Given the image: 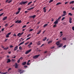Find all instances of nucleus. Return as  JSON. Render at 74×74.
Masks as SVG:
<instances>
[{"label":"nucleus","instance_id":"obj_35","mask_svg":"<svg viewBox=\"0 0 74 74\" xmlns=\"http://www.w3.org/2000/svg\"><path fill=\"white\" fill-rule=\"evenodd\" d=\"M14 25H15V24H13L12 25H11V26H10V28H11V27H13V26H14Z\"/></svg>","mask_w":74,"mask_h":74},{"label":"nucleus","instance_id":"obj_19","mask_svg":"<svg viewBox=\"0 0 74 74\" xmlns=\"http://www.w3.org/2000/svg\"><path fill=\"white\" fill-rule=\"evenodd\" d=\"M68 15H70V16H73V14H71V13H69L68 14Z\"/></svg>","mask_w":74,"mask_h":74},{"label":"nucleus","instance_id":"obj_29","mask_svg":"<svg viewBox=\"0 0 74 74\" xmlns=\"http://www.w3.org/2000/svg\"><path fill=\"white\" fill-rule=\"evenodd\" d=\"M41 32V30H40L37 34H40V33Z\"/></svg>","mask_w":74,"mask_h":74},{"label":"nucleus","instance_id":"obj_54","mask_svg":"<svg viewBox=\"0 0 74 74\" xmlns=\"http://www.w3.org/2000/svg\"><path fill=\"white\" fill-rule=\"evenodd\" d=\"M66 45H64L63 47V48H66Z\"/></svg>","mask_w":74,"mask_h":74},{"label":"nucleus","instance_id":"obj_7","mask_svg":"<svg viewBox=\"0 0 74 74\" xmlns=\"http://www.w3.org/2000/svg\"><path fill=\"white\" fill-rule=\"evenodd\" d=\"M58 23V21L56 20V21L54 22L53 24L56 25H57V23Z\"/></svg>","mask_w":74,"mask_h":74},{"label":"nucleus","instance_id":"obj_18","mask_svg":"<svg viewBox=\"0 0 74 74\" xmlns=\"http://www.w3.org/2000/svg\"><path fill=\"white\" fill-rule=\"evenodd\" d=\"M26 64V62H23L22 64V65H25V64Z\"/></svg>","mask_w":74,"mask_h":74},{"label":"nucleus","instance_id":"obj_47","mask_svg":"<svg viewBox=\"0 0 74 74\" xmlns=\"http://www.w3.org/2000/svg\"><path fill=\"white\" fill-rule=\"evenodd\" d=\"M31 38V37H30L29 38H27V39H26V40H29V39H30V38Z\"/></svg>","mask_w":74,"mask_h":74},{"label":"nucleus","instance_id":"obj_32","mask_svg":"<svg viewBox=\"0 0 74 74\" xmlns=\"http://www.w3.org/2000/svg\"><path fill=\"white\" fill-rule=\"evenodd\" d=\"M33 43H32V42H31L30 43V44L29 45H28V46H30V45H32V44Z\"/></svg>","mask_w":74,"mask_h":74},{"label":"nucleus","instance_id":"obj_1","mask_svg":"<svg viewBox=\"0 0 74 74\" xmlns=\"http://www.w3.org/2000/svg\"><path fill=\"white\" fill-rule=\"evenodd\" d=\"M27 3V1H25V2H23V1H22L19 4L20 5H22L23 4L24 5V4H25L26 3Z\"/></svg>","mask_w":74,"mask_h":74},{"label":"nucleus","instance_id":"obj_56","mask_svg":"<svg viewBox=\"0 0 74 74\" xmlns=\"http://www.w3.org/2000/svg\"><path fill=\"white\" fill-rule=\"evenodd\" d=\"M55 48V47H51V49H53V48Z\"/></svg>","mask_w":74,"mask_h":74},{"label":"nucleus","instance_id":"obj_34","mask_svg":"<svg viewBox=\"0 0 74 74\" xmlns=\"http://www.w3.org/2000/svg\"><path fill=\"white\" fill-rule=\"evenodd\" d=\"M62 40H66V38H63L62 39Z\"/></svg>","mask_w":74,"mask_h":74},{"label":"nucleus","instance_id":"obj_52","mask_svg":"<svg viewBox=\"0 0 74 74\" xmlns=\"http://www.w3.org/2000/svg\"><path fill=\"white\" fill-rule=\"evenodd\" d=\"M30 36V34H29V35L27 36V37H29Z\"/></svg>","mask_w":74,"mask_h":74},{"label":"nucleus","instance_id":"obj_38","mask_svg":"<svg viewBox=\"0 0 74 74\" xmlns=\"http://www.w3.org/2000/svg\"><path fill=\"white\" fill-rule=\"evenodd\" d=\"M22 22V21H21V20H20L19 21H18V23H21Z\"/></svg>","mask_w":74,"mask_h":74},{"label":"nucleus","instance_id":"obj_30","mask_svg":"<svg viewBox=\"0 0 74 74\" xmlns=\"http://www.w3.org/2000/svg\"><path fill=\"white\" fill-rule=\"evenodd\" d=\"M47 37H45L43 39V41H45V40H47Z\"/></svg>","mask_w":74,"mask_h":74},{"label":"nucleus","instance_id":"obj_11","mask_svg":"<svg viewBox=\"0 0 74 74\" xmlns=\"http://www.w3.org/2000/svg\"><path fill=\"white\" fill-rule=\"evenodd\" d=\"M23 33H19L18 34H17V36H21V35H22L23 34Z\"/></svg>","mask_w":74,"mask_h":74},{"label":"nucleus","instance_id":"obj_28","mask_svg":"<svg viewBox=\"0 0 74 74\" xmlns=\"http://www.w3.org/2000/svg\"><path fill=\"white\" fill-rule=\"evenodd\" d=\"M8 49V47H7L6 48H4V49H5V50H7Z\"/></svg>","mask_w":74,"mask_h":74},{"label":"nucleus","instance_id":"obj_14","mask_svg":"<svg viewBox=\"0 0 74 74\" xmlns=\"http://www.w3.org/2000/svg\"><path fill=\"white\" fill-rule=\"evenodd\" d=\"M7 18V16H5L3 18V21H5Z\"/></svg>","mask_w":74,"mask_h":74},{"label":"nucleus","instance_id":"obj_41","mask_svg":"<svg viewBox=\"0 0 74 74\" xmlns=\"http://www.w3.org/2000/svg\"><path fill=\"white\" fill-rule=\"evenodd\" d=\"M56 27V25L55 24L53 26V27Z\"/></svg>","mask_w":74,"mask_h":74},{"label":"nucleus","instance_id":"obj_21","mask_svg":"<svg viewBox=\"0 0 74 74\" xmlns=\"http://www.w3.org/2000/svg\"><path fill=\"white\" fill-rule=\"evenodd\" d=\"M52 40H50V41H49L48 42V44H50L51 43H52Z\"/></svg>","mask_w":74,"mask_h":74},{"label":"nucleus","instance_id":"obj_57","mask_svg":"<svg viewBox=\"0 0 74 74\" xmlns=\"http://www.w3.org/2000/svg\"><path fill=\"white\" fill-rule=\"evenodd\" d=\"M68 3V2H66L65 3V4H67Z\"/></svg>","mask_w":74,"mask_h":74},{"label":"nucleus","instance_id":"obj_43","mask_svg":"<svg viewBox=\"0 0 74 74\" xmlns=\"http://www.w3.org/2000/svg\"><path fill=\"white\" fill-rule=\"evenodd\" d=\"M64 19H65V17H63L62 19V21H63V20H64Z\"/></svg>","mask_w":74,"mask_h":74},{"label":"nucleus","instance_id":"obj_64","mask_svg":"<svg viewBox=\"0 0 74 74\" xmlns=\"http://www.w3.org/2000/svg\"><path fill=\"white\" fill-rule=\"evenodd\" d=\"M8 25V24L6 23V24L5 25V26H7Z\"/></svg>","mask_w":74,"mask_h":74},{"label":"nucleus","instance_id":"obj_48","mask_svg":"<svg viewBox=\"0 0 74 74\" xmlns=\"http://www.w3.org/2000/svg\"><path fill=\"white\" fill-rule=\"evenodd\" d=\"M26 25H25L23 27V28H25V27H26Z\"/></svg>","mask_w":74,"mask_h":74},{"label":"nucleus","instance_id":"obj_62","mask_svg":"<svg viewBox=\"0 0 74 74\" xmlns=\"http://www.w3.org/2000/svg\"><path fill=\"white\" fill-rule=\"evenodd\" d=\"M21 8H19L18 9V11H20V10H21Z\"/></svg>","mask_w":74,"mask_h":74},{"label":"nucleus","instance_id":"obj_45","mask_svg":"<svg viewBox=\"0 0 74 74\" xmlns=\"http://www.w3.org/2000/svg\"><path fill=\"white\" fill-rule=\"evenodd\" d=\"M13 46L12 45H11L10 46V48H12V47H13Z\"/></svg>","mask_w":74,"mask_h":74},{"label":"nucleus","instance_id":"obj_53","mask_svg":"<svg viewBox=\"0 0 74 74\" xmlns=\"http://www.w3.org/2000/svg\"><path fill=\"white\" fill-rule=\"evenodd\" d=\"M8 40V39H5V40L4 41V42H5L6 41H7Z\"/></svg>","mask_w":74,"mask_h":74},{"label":"nucleus","instance_id":"obj_8","mask_svg":"<svg viewBox=\"0 0 74 74\" xmlns=\"http://www.w3.org/2000/svg\"><path fill=\"white\" fill-rule=\"evenodd\" d=\"M14 66H15V68L16 69V68H18V65L17 63H16L14 65Z\"/></svg>","mask_w":74,"mask_h":74},{"label":"nucleus","instance_id":"obj_31","mask_svg":"<svg viewBox=\"0 0 74 74\" xmlns=\"http://www.w3.org/2000/svg\"><path fill=\"white\" fill-rule=\"evenodd\" d=\"M53 1V0H50L49 2V3H52Z\"/></svg>","mask_w":74,"mask_h":74},{"label":"nucleus","instance_id":"obj_17","mask_svg":"<svg viewBox=\"0 0 74 74\" xmlns=\"http://www.w3.org/2000/svg\"><path fill=\"white\" fill-rule=\"evenodd\" d=\"M10 62H11V60H10V59H8V61L7 62V63H9Z\"/></svg>","mask_w":74,"mask_h":74},{"label":"nucleus","instance_id":"obj_44","mask_svg":"<svg viewBox=\"0 0 74 74\" xmlns=\"http://www.w3.org/2000/svg\"><path fill=\"white\" fill-rule=\"evenodd\" d=\"M3 14H4V13H3L1 14H0V16H2V15H3Z\"/></svg>","mask_w":74,"mask_h":74},{"label":"nucleus","instance_id":"obj_13","mask_svg":"<svg viewBox=\"0 0 74 74\" xmlns=\"http://www.w3.org/2000/svg\"><path fill=\"white\" fill-rule=\"evenodd\" d=\"M36 15H34V16H30V18H33V19L34 18H36Z\"/></svg>","mask_w":74,"mask_h":74},{"label":"nucleus","instance_id":"obj_50","mask_svg":"<svg viewBox=\"0 0 74 74\" xmlns=\"http://www.w3.org/2000/svg\"><path fill=\"white\" fill-rule=\"evenodd\" d=\"M33 29H30L29 30V32H32V31H33Z\"/></svg>","mask_w":74,"mask_h":74},{"label":"nucleus","instance_id":"obj_12","mask_svg":"<svg viewBox=\"0 0 74 74\" xmlns=\"http://www.w3.org/2000/svg\"><path fill=\"white\" fill-rule=\"evenodd\" d=\"M60 45L58 46V48H60V47H63V44H60L59 45Z\"/></svg>","mask_w":74,"mask_h":74},{"label":"nucleus","instance_id":"obj_25","mask_svg":"<svg viewBox=\"0 0 74 74\" xmlns=\"http://www.w3.org/2000/svg\"><path fill=\"white\" fill-rule=\"evenodd\" d=\"M74 3V1H72L70 3V4H73Z\"/></svg>","mask_w":74,"mask_h":74},{"label":"nucleus","instance_id":"obj_27","mask_svg":"<svg viewBox=\"0 0 74 74\" xmlns=\"http://www.w3.org/2000/svg\"><path fill=\"white\" fill-rule=\"evenodd\" d=\"M19 12H20V11H18L16 13V14L18 15V14Z\"/></svg>","mask_w":74,"mask_h":74},{"label":"nucleus","instance_id":"obj_33","mask_svg":"<svg viewBox=\"0 0 74 74\" xmlns=\"http://www.w3.org/2000/svg\"><path fill=\"white\" fill-rule=\"evenodd\" d=\"M12 1V0H10L8 2V3H10Z\"/></svg>","mask_w":74,"mask_h":74},{"label":"nucleus","instance_id":"obj_5","mask_svg":"<svg viewBox=\"0 0 74 74\" xmlns=\"http://www.w3.org/2000/svg\"><path fill=\"white\" fill-rule=\"evenodd\" d=\"M31 51H32V49H30L28 51H26L25 53V54H28V53H29V52H30Z\"/></svg>","mask_w":74,"mask_h":74},{"label":"nucleus","instance_id":"obj_16","mask_svg":"<svg viewBox=\"0 0 74 74\" xmlns=\"http://www.w3.org/2000/svg\"><path fill=\"white\" fill-rule=\"evenodd\" d=\"M34 7H33L29 9H27V10H33V9H34Z\"/></svg>","mask_w":74,"mask_h":74},{"label":"nucleus","instance_id":"obj_46","mask_svg":"<svg viewBox=\"0 0 74 74\" xmlns=\"http://www.w3.org/2000/svg\"><path fill=\"white\" fill-rule=\"evenodd\" d=\"M45 45V44H42V45L40 46V47H42V46H44Z\"/></svg>","mask_w":74,"mask_h":74},{"label":"nucleus","instance_id":"obj_23","mask_svg":"<svg viewBox=\"0 0 74 74\" xmlns=\"http://www.w3.org/2000/svg\"><path fill=\"white\" fill-rule=\"evenodd\" d=\"M48 25V24H45V25H44L43 26V27H46V26H47V25Z\"/></svg>","mask_w":74,"mask_h":74},{"label":"nucleus","instance_id":"obj_60","mask_svg":"<svg viewBox=\"0 0 74 74\" xmlns=\"http://www.w3.org/2000/svg\"><path fill=\"white\" fill-rule=\"evenodd\" d=\"M24 67L25 68H26L27 67V66H24Z\"/></svg>","mask_w":74,"mask_h":74},{"label":"nucleus","instance_id":"obj_10","mask_svg":"<svg viewBox=\"0 0 74 74\" xmlns=\"http://www.w3.org/2000/svg\"><path fill=\"white\" fill-rule=\"evenodd\" d=\"M18 46L14 48V51H16V50H17V49H18Z\"/></svg>","mask_w":74,"mask_h":74},{"label":"nucleus","instance_id":"obj_39","mask_svg":"<svg viewBox=\"0 0 74 74\" xmlns=\"http://www.w3.org/2000/svg\"><path fill=\"white\" fill-rule=\"evenodd\" d=\"M65 15H66V14H63L62 16H65Z\"/></svg>","mask_w":74,"mask_h":74},{"label":"nucleus","instance_id":"obj_49","mask_svg":"<svg viewBox=\"0 0 74 74\" xmlns=\"http://www.w3.org/2000/svg\"><path fill=\"white\" fill-rule=\"evenodd\" d=\"M17 62L18 63H19V62H20V60L19 59L18 60Z\"/></svg>","mask_w":74,"mask_h":74},{"label":"nucleus","instance_id":"obj_24","mask_svg":"<svg viewBox=\"0 0 74 74\" xmlns=\"http://www.w3.org/2000/svg\"><path fill=\"white\" fill-rule=\"evenodd\" d=\"M30 62V60H29L28 61V62H27V65H30V64H29V62Z\"/></svg>","mask_w":74,"mask_h":74},{"label":"nucleus","instance_id":"obj_40","mask_svg":"<svg viewBox=\"0 0 74 74\" xmlns=\"http://www.w3.org/2000/svg\"><path fill=\"white\" fill-rule=\"evenodd\" d=\"M22 59H23V57H21L19 59V60H22Z\"/></svg>","mask_w":74,"mask_h":74},{"label":"nucleus","instance_id":"obj_20","mask_svg":"<svg viewBox=\"0 0 74 74\" xmlns=\"http://www.w3.org/2000/svg\"><path fill=\"white\" fill-rule=\"evenodd\" d=\"M62 4V3H60V2H59L57 3L56 5H59V4Z\"/></svg>","mask_w":74,"mask_h":74},{"label":"nucleus","instance_id":"obj_9","mask_svg":"<svg viewBox=\"0 0 74 74\" xmlns=\"http://www.w3.org/2000/svg\"><path fill=\"white\" fill-rule=\"evenodd\" d=\"M46 7H44L43 8V11L45 13L46 12Z\"/></svg>","mask_w":74,"mask_h":74},{"label":"nucleus","instance_id":"obj_3","mask_svg":"<svg viewBox=\"0 0 74 74\" xmlns=\"http://www.w3.org/2000/svg\"><path fill=\"white\" fill-rule=\"evenodd\" d=\"M40 56V55H37L35 56H34L33 57V59H37V58H38V57H39V56Z\"/></svg>","mask_w":74,"mask_h":74},{"label":"nucleus","instance_id":"obj_6","mask_svg":"<svg viewBox=\"0 0 74 74\" xmlns=\"http://www.w3.org/2000/svg\"><path fill=\"white\" fill-rule=\"evenodd\" d=\"M69 22L70 23H72V18L71 17L69 18Z\"/></svg>","mask_w":74,"mask_h":74},{"label":"nucleus","instance_id":"obj_42","mask_svg":"<svg viewBox=\"0 0 74 74\" xmlns=\"http://www.w3.org/2000/svg\"><path fill=\"white\" fill-rule=\"evenodd\" d=\"M24 42H25L24 41H23V42L21 43H20V45H22L23 44V43H24Z\"/></svg>","mask_w":74,"mask_h":74},{"label":"nucleus","instance_id":"obj_51","mask_svg":"<svg viewBox=\"0 0 74 74\" xmlns=\"http://www.w3.org/2000/svg\"><path fill=\"white\" fill-rule=\"evenodd\" d=\"M18 21H19V20H18L15 21V23H18Z\"/></svg>","mask_w":74,"mask_h":74},{"label":"nucleus","instance_id":"obj_22","mask_svg":"<svg viewBox=\"0 0 74 74\" xmlns=\"http://www.w3.org/2000/svg\"><path fill=\"white\" fill-rule=\"evenodd\" d=\"M62 17L61 16H60L56 20H57L58 21H59L60 20V18H61Z\"/></svg>","mask_w":74,"mask_h":74},{"label":"nucleus","instance_id":"obj_63","mask_svg":"<svg viewBox=\"0 0 74 74\" xmlns=\"http://www.w3.org/2000/svg\"><path fill=\"white\" fill-rule=\"evenodd\" d=\"M8 0H6V1H5V3H7V2H8Z\"/></svg>","mask_w":74,"mask_h":74},{"label":"nucleus","instance_id":"obj_26","mask_svg":"<svg viewBox=\"0 0 74 74\" xmlns=\"http://www.w3.org/2000/svg\"><path fill=\"white\" fill-rule=\"evenodd\" d=\"M40 44L41 43L39 41L37 45H40Z\"/></svg>","mask_w":74,"mask_h":74},{"label":"nucleus","instance_id":"obj_61","mask_svg":"<svg viewBox=\"0 0 74 74\" xmlns=\"http://www.w3.org/2000/svg\"><path fill=\"white\" fill-rule=\"evenodd\" d=\"M72 28L73 30H74V27H72Z\"/></svg>","mask_w":74,"mask_h":74},{"label":"nucleus","instance_id":"obj_58","mask_svg":"<svg viewBox=\"0 0 74 74\" xmlns=\"http://www.w3.org/2000/svg\"><path fill=\"white\" fill-rule=\"evenodd\" d=\"M4 28H3L2 29H1V31H4Z\"/></svg>","mask_w":74,"mask_h":74},{"label":"nucleus","instance_id":"obj_2","mask_svg":"<svg viewBox=\"0 0 74 74\" xmlns=\"http://www.w3.org/2000/svg\"><path fill=\"white\" fill-rule=\"evenodd\" d=\"M25 71H26L25 70H22V69H18V72L20 73V74H22V73H23Z\"/></svg>","mask_w":74,"mask_h":74},{"label":"nucleus","instance_id":"obj_37","mask_svg":"<svg viewBox=\"0 0 74 74\" xmlns=\"http://www.w3.org/2000/svg\"><path fill=\"white\" fill-rule=\"evenodd\" d=\"M32 3V1L28 3V5H30V4L31 3Z\"/></svg>","mask_w":74,"mask_h":74},{"label":"nucleus","instance_id":"obj_59","mask_svg":"<svg viewBox=\"0 0 74 74\" xmlns=\"http://www.w3.org/2000/svg\"><path fill=\"white\" fill-rule=\"evenodd\" d=\"M13 36H14V37H16V34H14L13 35Z\"/></svg>","mask_w":74,"mask_h":74},{"label":"nucleus","instance_id":"obj_36","mask_svg":"<svg viewBox=\"0 0 74 74\" xmlns=\"http://www.w3.org/2000/svg\"><path fill=\"white\" fill-rule=\"evenodd\" d=\"M63 13L64 14H66V11H64L63 12Z\"/></svg>","mask_w":74,"mask_h":74},{"label":"nucleus","instance_id":"obj_4","mask_svg":"<svg viewBox=\"0 0 74 74\" xmlns=\"http://www.w3.org/2000/svg\"><path fill=\"white\" fill-rule=\"evenodd\" d=\"M11 34V32H10L9 33H8L7 34H6V38H8V37H9V36H10V34Z\"/></svg>","mask_w":74,"mask_h":74},{"label":"nucleus","instance_id":"obj_15","mask_svg":"<svg viewBox=\"0 0 74 74\" xmlns=\"http://www.w3.org/2000/svg\"><path fill=\"white\" fill-rule=\"evenodd\" d=\"M56 44L57 45H60V42H56Z\"/></svg>","mask_w":74,"mask_h":74},{"label":"nucleus","instance_id":"obj_55","mask_svg":"<svg viewBox=\"0 0 74 74\" xmlns=\"http://www.w3.org/2000/svg\"><path fill=\"white\" fill-rule=\"evenodd\" d=\"M19 49H20V50H21L22 49V48H21V47L20 46L19 47Z\"/></svg>","mask_w":74,"mask_h":74}]
</instances>
